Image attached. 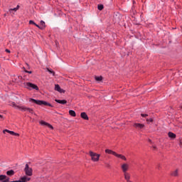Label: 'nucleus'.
Segmentation results:
<instances>
[{"mask_svg": "<svg viewBox=\"0 0 182 182\" xmlns=\"http://www.w3.org/2000/svg\"><path fill=\"white\" fill-rule=\"evenodd\" d=\"M10 106H12L13 107H16V109H19L21 110V112H28V113H33V109L31 108H28L24 106H18L15 104V102H11L10 104Z\"/></svg>", "mask_w": 182, "mask_h": 182, "instance_id": "nucleus-1", "label": "nucleus"}, {"mask_svg": "<svg viewBox=\"0 0 182 182\" xmlns=\"http://www.w3.org/2000/svg\"><path fill=\"white\" fill-rule=\"evenodd\" d=\"M30 102H33V103H36V105H38L39 106H42V105H43L44 106H49L50 107H53L52 105H50L49 102H46V101L36 100L31 98L30 99Z\"/></svg>", "mask_w": 182, "mask_h": 182, "instance_id": "nucleus-2", "label": "nucleus"}, {"mask_svg": "<svg viewBox=\"0 0 182 182\" xmlns=\"http://www.w3.org/2000/svg\"><path fill=\"white\" fill-rule=\"evenodd\" d=\"M24 87H26V89H28V90H32V89H34L35 90H39V87H38V85L32 82L24 83Z\"/></svg>", "mask_w": 182, "mask_h": 182, "instance_id": "nucleus-3", "label": "nucleus"}, {"mask_svg": "<svg viewBox=\"0 0 182 182\" xmlns=\"http://www.w3.org/2000/svg\"><path fill=\"white\" fill-rule=\"evenodd\" d=\"M89 154H90V157H91V160L92 161H99V159H100V154H97V153H95V152H93V151H90V152H89Z\"/></svg>", "mask_w": 182, "mask_h": 182, "instance_id": "nucleus-4", "label": "nucleus"}, {"mask_svg": "<svg viewBox=\"0 0 182 182\" xmlns=\"http://www.w3.org/2000/svg\"><path fill=\"white\" fill-rule=\"evenodd\" d=\"M24 171H25L26 176H28L29 177H31V176H32V168L29 167L28 164H26Z\"/></svg>", "mask_w": 182, "mask_h": 182, "instance_id": "nucleus-5", "label": "nucleus"}, {"mask_svg": "<svg viewBox=\"0 0 182 182\" xmlns=\"http://www.w3.org/2000/svg\"><path fill=\"white\" fill-rule=\"evenodd\" d=\"M129 166L128 164L124 163L121 165L122 173H127L129 171Z\"/></svg>", "mask_w": 182, "mask_h": 182, "instance_id": "nucleus-6", "label": "nucleus"}, {"mask_svg": "<svg viewBox=\"0 0 182 182\" xmlns=\"http://www.w3.org/2000/svg\"><path fill=\"white\" fill-rule=\"evenodd\" d=\"M3 133H9L11 136H19V134L14 132V131H9L8 129H4Z\"/></svg>", "mask_w": 182, "mask_h": 182, "instance_id": "nucleus-7", "label": "nucleus"}, {"mask_svg": "<svg viewBox=\"0 0 182 182\" xmlns=\"http://www.w3.org/2000/svg\"><path fill=\"white\" fill-rule=\"evenodd\" d=\"M115 157H117L118 159H121V160H124V161L127 160V159L126 158V156H124V155L119 154L117 153L115 154Z\"/></svg>", "mask_w": 182, "mask_h": 182, "instance_id": "nucleus-8", "label": "nucleus"}, {"mask_svg": "<svg viewBox=\"0 0 182 182\" xmlns=\"http://www.w3.org/2000/svg\"><path fill=\"white\" fill-rule=\"evenodd\" d=\"M41 124H42L43 126H48L49 129H51V130H53V127L44 121H41Z\"/></svg>", "mask_w": 182, "mask_h": 182, "instance_id": "nucleus-9", "label": "nucleus"}, {"mask_svg": "<svg viewBox=\"0 0 182 182\" xmlns=\"http://www.w3.org/2000/svg\"><path fill=\"white\" fill-rule=\"evenodd\" d=\"M134 127H135L136 129H143V127H144V124H139V123H134Z\"/></svg>", "mask_w": 182, "mask_h": 182, "instance_id": "nucleus-10", "label": "nucleus"}, {"mask_svg": "<svg viewBox=\"0 0 182 182\" xmlns=\"http://www.w3.org/2000/svg\"><path fill=\"white\" fill-rule=\"evenodd\" d=\"M55 90H57V92H59L60 93H63V90L60 88V86H59V85H55Z\"/></svg>", "mask_w": 182, "mask_h": 182, "instance_id": "nucleus-11", "label": "nucleus"}, {"mask_svg": "<svg viewBox=\"0 0 182 182\" xmlns=\"http://www.w3.org/2000/svg\"><path fill=\"white\" fill-rule=\"evenodd\" d=\"M82 119H84V120H89V117H87V114L86 112H82L80 114Z\"/></svg>", "mask_w": 182, "mask_h": 182, "instance_id": "nucleus-12", "label": "nucleus"}, {"mask_svg": "<svg viewBox=\"0 0 182 182\" xmlns=\"http://www.w3.org/2000/svg\"><path fill=\"white\" fill-rule=\"evenodd\" d=\"M55 102L57 103H60V105H66V103H68V101H66L65 100H55Z\"/></svg>", "mask_w": 182, "mask_h": 182, "instance_id": "nucleus-13", "label": "nucleus"}, {"mask_svg": "<svg viewBox=\"0 0 182 182\" xmlns=\"http://www.w3.org/2000/svg\"><path fill=\"white\" fill-rule=\"evenodd\" d=\"M105 153H107V154H112L113 156H116V152L111 149H106Z\"/></svg>", "mask_w": 182, "mask_h": 182, "instance_id": "nucleus-14", "label": "nucleus"}, {"mask_svg": "<svg viewBox=\"0 0 182 182\" xmlns=\"http://www.w3.org/2000/svg\"><path fill=\"white\" fill-rule=\"evenodd\" d=\"M124 177L126 181L127 180H130V173H129L127 172H124Z\"/></svg>", "mask_w": 182, "mask_h": 182, "instance_id": "nucleus-15", "label": "nucleus"}, {"mask_svg": "<svg viewBox=\"0 0 182 182\" xmlns=\"http://www.w3.org/2000/svg\"><path fill=\"white\" fill-rule=\"evenodd\" d=\"M171 176H173V177H177V176H178V169H176L175 171H173L171 173Z\"/></svg>", "mask_w": 182, "mask_h": 182, "instance_id": "nucleus-16", "label": "nucleus"}, {"mask_svg": "<svg viewBox=\"0 0 182 182\" xmlns=\"http://www.w3.org/2000/svg\"><path fill=\"white\" fill-rule=\"evenodd\" d=\"M168 136L170 139H176V134L173 132H168Z\"/></svg>", "mask_w": 182, "mask_h": 182, "instance_id": "nucleus-17", "label": "nucleus"}, {"mask_svg": "<svg viewBox=\"0 0 182 182\" xmlns=\"http://www.w3.org/2000/svg\"><path fill=\"white\" fill-rule=\"evenodd\" d=\"M7 176H14L15 174V171L14 170H10L6 171Z\"/></svg>", "mask_w": 182, "mask_h": 182, "instance_id": "nucleus-18", "label": "nucleus"}, {"mask_svg": "<svg viewBox=\"0 0 182 182\" xmlns=\"http://www.w3.org/2000/svg\"><path fill=\"white\" fill-rule=\"evenodd\" d=\"M69 114L70 116H73V117H76V112H75L74 110H70L69 111Z\"/></svg>", "mask_w": 182, "mask_h": 182, "instance_id": "nucleus-19", "label": "nucleus"}, {"mask_svg": "<svg viewBox=\"0 0 182 182\" xmlns=\"http://www.w3.org/2000/svg\"><path fill=\"white\" fill-rule=\"evenodd\" d=\"M46 70L48 72H49V73H50L51 75H53V76H55V72L49 68H46Z\"/></svg>", "mask_w": 182, "mask_h": 182, "instance_id": "nucleus-20", "label": "nucleus"}, {"mask_svg": "<svg viewBox=\"0 0 182 182\" xmlns=\"http://www.w3.org/2000/svg\"><path fill=\"white\" fill-rule=\"evenodd\" d=\"M103 77L100 76V77H95V80H97V82H101V80H102Z\"/></svg>", "mask_w": 182, "mask_h": 182, "instance_id": "nucleus-21", "label": "nucleus"}, {"mask_svg": "<svg viewBox=\"0 0 182 182\" xmlns=\"http://www.w3.org/2000/svg\"><path fill=\"white\" fill-rule=\"evenodd\" d=\"M97 8L99 11H102L104 6L103 4H98Z\"/></svg>", "mask_w": 182, "mask_h": 182, "instance_id": "nucleus-22", "label": "nucleus"}, {"mask_svg": "<svg viewBox=\"0 0 182 182\" xmlns=\"http://www.w3.org/2000/svg\"><path fill=\"white\" fill-rule=\"evenodd\" d=\"M41 28H43V29L45 28V21H41Z\"/></svg>", "mask_w": 182, "mask_h": 182, "instance_id": "nucleus-23", "label": "nucleus"}, {"mask_svg": "<svg viewBox=\"0 0 182 182\" xmlns=\"http://www.w3.org/2000/svg\"><path fill=\"white\" fill-rule=\"evenodd\" d=\"M12 11H14V12H16V11H18V10L16 9V8H14V9H9V12H10V14L12 12Z\"/></svg>", "mask_w": 182, "mask_h": 182, "instance_id": "nucleus-24", "label": "nucleus"}, {"mask_svg": "<svg viewBox=\"0 0 182 182\" xmlns=\"http://www.w3.org/2000/svg\"><path fill=\"white\" fill-rule=\"evenodd\" d=\"M30 25H35L36 23L32 20L29 21Z\"/></svg>", "mask_w": 182, "mask_h": 182, "instance_id": "nucleus-25", "label": "nucleus"}, {"mask_svg": "<svg viewBox=\"0 0 182 182\" xmlns=\"http://www.w3.org/2000/svg\"><path fill=\"white\" fill-rule=\"evenodd\" d=\"M35 25V26H36L37 28H38L39 29H43V27H41V26H39V25H38V24H34Z\"/></svg>", "mask_w": 182, "mask_h": 182, "instance_id": "nucleus-26", "label": "nucleus"}, {"mask_svg": "<svg viewBox=\"0 0 182 182\" xmlns=\"http://www.w3.org/2000/svg\"><path fill=\"white\" fill-rule=\"evenodd\" d=\"M146 122L148 123H149V122L151 123L153 122V119L152 118H150L149 119H146Z\"/></svg>", "mask_w": 182, "mask_h": 182, "instance_id": "nucleus-27", "label": "nucleus"}, {"mask_svg": "<svg viewBox=\"0 0 182 182\" xmlns=\"http://www.w3.org/2000/svg\"><path fill=\"white\" fill-rule=\"evenodd\" d=\"M141 117H147L149 116L147 114H141Z\"/></svg>", "mask_w": 182, "mask_h": 182, "instance_id": "nucleus-28", "label": "nucleus"}, {"mask_svg": "<svg viewBox=\"0 0 182 182\" xmlns=\"http://www.w3.org/2000/svg\"><path fill=\"white\" fill-rule=\"evenodd\" d=\"M24 72H26V73H30V74L32 73V71H28L26 70H25Z\"/></svg>", "mask_w": 182, "mask_h": 182, "instance_id": "nucleus-29", "label": "nucleus"}, {"mask_svg": "<svg viewBox=\"0 0 182 182\" xmlns=\"http://www.w3.org/2000/svg\"><path fill=\"white\" fill-rule=\"evenodd\" d=\"M6 52L7 53H11V50H8V49H6Z\"/></svg>", "mask_w": 182, "mask_h": 182, "instance_id": "nucleus-30", "label": "nucleus"}, {"mask_svg": "<svg viewBox=\"0 0 182 182\" xmlns=\"http://www.w3.org/2000/svg\"><path fill=\"white\" fill-rule=\"evenodd\" d=\"M16 9H17V11L18 9H19V5H17V6L16 7Z\"/></svg>", "mask_w": 182, "mask_h": 182, "instance_id": "nucleus-31", "label": "nucleus"}, {"mask_svg": "<svg viewBox=\"0 0 182 182\" xmlns=\"http://www.w3.org/2000/svg\"><path fill=\"white\" fill-rule=\"evenodd\" d=\"M153 149H154V150H156L157 149V147L156 146H154Z\"/></svg>", "mask_w": 182, "mask_h": 182, "instance_id": "nucleus-32", "label": "nucleus"}, {"mask_svg": "<svg viewBox=\"0 0 182 182\" xmlns=\"http://www.w3.org/2000/svg\"><path fill=\"white\" fill-rule=\"evenodd\" d=\"M127 182H133V181H130V179H128L127 180Z\"/></svg>", "mask_w": 182, "mask_h": 182, "instance_id": "nucleus-33", "label": "nucleus"}, {"mask_svg": "<svg viewBox=\"0 0 182 182\" xmlns=\"http://www.w3.org/2000/svg\"><path fill=\"white\" fill-rule=\"evenodd\" d=\"M2 117H4V116L0 114V118L2 119Z\"/></svg>", "mask_w": 182, "mask_h": 182, "instance_id": "nucleus-34", "label": "nucleus"}, {"mask_svg": "<svg viewBox=\"0 0 182 182\" xmlns=\"http://www.w3.org/2000/svg\"><path fill=\"white\" fill-rule=\"evenodd\" d=\"M180 146H182V141L180 142Z\"/></svg>", "mask_w": 182, "mask_h": 182, "instance_id": "nucleus-35", "label": "nucleus"}, {"mask_svg": "<svg viewBox=\"0 0 182 182\" xmlns=\"http://www.w3.org/2000/svg\"><path fill=\"white\" fill-rule=\"evenodd\" d=\"M107 166L109 167V164H107Z\"/></svg>", "mask_w": 182, "mask_h": 182, "instance_id": "nucleus-36", "label": "nucleus"}, {"mask_svg": "<svg viewBox=\"0 0 182 182\" xmlns=\"http://www.w3.org/2000/svg\"><path fill=\"white\" fill-rule=\"evenodd\" d=\"M149 141H151V140L149 139Z\"/></svg>", "mask_w": 182, "mask_h": 182, "instance_id": "nucleus-37", "label": "nucleus"}]
</instances>
